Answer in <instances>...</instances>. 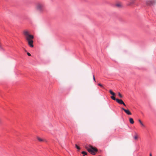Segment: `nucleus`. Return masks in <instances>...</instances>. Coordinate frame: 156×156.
<instances>
[{"mask_svg": "<svg viewBox=\"0 0 156 156\" xmlns=\"http://www.w3.org/2000/svg\"><path fill=\"white\" fill-rule=\"evenodd\" d=\"M116 6L118 7H120L121 6V5L120 4L118 3L116 4Z\"/></svg>", "mask_w": 156, "mask_h": 156, "instance_id": "16", "label": "nucleus"}, {"mask_svg": "<svg viewBox=\"0 0 156 156\" xmlns=\"http://www.w3.org/2000/svg\"><path fill=\"white\" fill-rule=\"evenodd\" d=\"M150 156H152V154H151V153H150Z\"/></svg>", "mask_w": 156, "mask_h": 156, "instance_id": "21", "label": "nucleus"}, {"mask_svg": "<svg viewBox=\"0 0 156 156\" xmlns=\"http://www.w3.org/2000/svg\"><path fill=\"white\" fill-rule=\"evenodd\" d=\"M139 122L141 124V125L142 126H144V124L139 119Z\"/></svg>", "mask_w": 156, "mask_h": 156, "instance_id": "14", "label": "nucleus"}, {"mask_svg": "<svg viewBox=\"0 0 156 156\" xmlns=\"http://www.w3.org/2000/svg\"><path fill=\"white\" fill-rule=\"evenodd\" d=\"M93 80H94V81H95V77H94V75H93Z\"/></svg>", "mask_w": 156, "mask_h": 156, "instance_id": "19", "label": "nucleus"}, {"mask_svg": "<svg viewBox=\"0 0 156 156\" xmlns=\"http://www.w3.org/2000/svg\"><path fill=\"white\" fill-rule=\"evenodd\" d=\"M81 153L83 154H84L85 155H87V153L85 151H83L81 152Z\"/></svg>", "mask_w": 156, "mask_h": 156, "instance_id": "13", "label": "nucleus"}, {"mask_svg": "<svg viewBox=\"0 0 156 156\" xmlns=\"http://www.w3.org/2000/svg\"><path fill=\"white\" fill-rule=\"evenodd\" d=\"M75 147L78 150H80V148L76 144H75Z\"/></svg>", "mask_w": 156, "mask_h": 156, "instance_id": "15", "label": "nucleus"}, {"mask_svg": "<svg viewBox=\"0 0 156 156\" xmlns=\"http://www.w3.org/2000/svg\"><path fill=\"white\" fill-rule=\"evenodd\" d=\"M27 54L29 56H30L31 55V54L29 52L27 53Z\"/></svg>", "mask_w": 156, "mask_h": 156, "instance_id": "20", "label": "nucleus"}, {"mask_svg": "<svg viewBox=\"0 0 156 156\" xmlns=\"http://www.w3.org/2000/svg\"><path fill=\"white\" fill-rule=\"evenodd\" d=\"M116 101L120 105H123L126 106V104L122 99H117Z\"/></svg>", "mask_w": 156, "mask_h": 156, "instance_id": "5", "label": "nucleus"}, {"mask_svg": "<svg viewBox=\"0 0 156 156\" xmlns=\"http://www.w3.org/2000/svg\"><path fill=\"white\" fill-rule=\"evenodd\" d=\"M37 10L40 12H43L44 9V6L43 4L41 3H37L36 6Z\"/></svg>", "mask_w": 156, "mask_h": 156, "instance_id": "2", "label": "nucleus"}, {"mask_svg": "<svg viewBox=\"0 0 156 156\" xmlns=\"http://www.w3.org/2000/svg\"><path fill=\"white\" fill-rule=\"evenodd\" d=\"M155 2L153 0H149L147 2V4L149 5H153L155 4Z\"/></svg>", "mask_w": 156, "mask_h": 156, "instance_id": "4", "label": "nucleus"}, {"mask_svg": "<svg viewBox=\"0 0 156 156\" xmlns=\"http://www.w3.org/2000/svg\"><path fill=\"white\" fill-rule=\"evenodd\" d=\"M109 92L110 94L112 95V96H115V93L113 92L111 90H109Z\"/></svg>", "mask_w": 156, "mask_h": 156, "instance_id": "8", "label": "nucleus"}, {"mask_svg": "<svg viewBox=\"0 0 156 156\" xmlns=\"http://www.w3.org/2000/svg\"><path fill=\"white\" fill-rule=\"evenodd\" d=\"M88 146L90 147V149L88 148L87 146H85L86 148L89 152H90L92 154L94 155L95 153L94 151H98L97 149L94 148L93 147L90 145H89Z\"/></svg>", "mask_w": 156, "mask_h": 156, "instance_id": "3", "label": "nucleus"}, {"mask_svg": "<svg viewBox=\"0 0 156 156\" xmlns=\"http://www.w3.org/2000/svg\"><path fill=\"white\" fill-rule=\"evenodd\" d=\"M128 115H130L132 114L131 113L128 109H126L124 108H121Z\"/></svg>", "mask_w": 156, "mask_h": 156, "instance_id": "6", "label": "nucleus"}, {"mask_svg": "<svg viewBox=\"0 0 156 156\" xmlns=\"http://www.w3.org/2000/svg\"><path fill=\"white\" fill-rule=\"evenodd\" d=\"M37 139H38V140L39 141H43V140H42V139H41V138H40L39 137H37Z\"/></svg>", "mask_w": 156, "mask_h": 156, "instance_id": "18", "label": "nucleus"}, {"mask_svg": "<svg viewBox=\"0 0 156 156\" xmlns=\"http://www.w3.org/2000/svg\"><path fill=\"white\" fill-rule=\"evenodd\" d=\"M98 85L100 87H104L105 86H104V85H103L100 83H99L98 84Z\"/></svg>", "mask_w": 156, "mask_h": 156, "instance_id": "12", "label": "nucleus"}, {"mask_svg": "<svg viewBox=\"0 0 156 156\" xmlns=\"http://www.w3.org/2000/svg\"><path fill=\"white\" fill-rule=\"evenodd\" d=\"M135 0H131L129 3L128 4V5H132L134 3Z\"/></svg>", "mask_w": 156, "mask_h": 156, "instance_id": "7", "label": "nucleus"}, {"mask_svg": "<svg viewBox=\"0 0 156 156\" xmlns=\"http://www.w3.org/2000/svg\"><path fill=\"white\" fill-rule=\"evenodd\" d=\"M135 135L133 137L134 139L136 140L138 139V137L137 136V133L136 132H135Z\"/></svg>", "mask_w": 156, "mask_h": 156, "instance_id": "10", "label": "nucleus"}, {"mask_svg": "<svg viewBox=\"0 0 156 156\" xmlns=\"http://www.w3.org/2000/svg\"><path fill=\"white\" fill-rule=\"evenodd\" d=\"M50 125H51V124L50 123Z\"/></svg>", "mask_w": 156, "mask_h": 156, "instance_id": "22", "label": "nucleus"}, {"mask_svg": "<svg viewBox=\"0 0 156 156\" xmlns=\"http://www.w3.org/2000/svg\"><path fill=\"white\" fill-rule=\"evenodd\" d=\"M129 121L130 123L132 124H133L134 122L133 119L132 118H130L129 119Z\"/></svg>", "mask_w": 156, "mask_h": 156, "instance_id": "9", "label": "nucleus"}, {"mask_svg": "<svg viewBox=\"0 0 156 156\" xmlns=\"http://www.w3.org/2000/svg\"><path fill=\"white\" fill-rule=\"evenodd\" d=\"M114 96H112L111 97V98L113 100L116 101V99L117 98H116L115 97H114Z\"/></svg>", "mask_w": 156, "mask_h": 156, "instance_id": "11", "label": "nucleus"}, {"mask_svg": "<svg viewBox=\"0 0 156 156\" xmlns=\"http://www.w3.org/2000/svg\"><path fill=\"white\" fill-rule=\"evenodd\" d=\"M118 95L120 98H122V96L120 92L118 93Z\"/></svg>", "mask_w": 156, "mask_h": 156, "instance_id": "17", "label": "nucleus"}, {"mask_svg": "<svg viewBox=\"0 0 156 156\" xmlns=\"http://www.w3.org/2000/svg\"><path fill=\"white\" fill-rule=\"evenodd\" d=\"M23 34L25 36L26 39L28 42V44L30 47H33V41L32 39H34V36L30 34L29 32L27 30H25L23 31Z\"/></svg>", "mask_w": 156, "mask_h": 156, "instance_id": "1", "label": "nucleus"}]
</instances>
